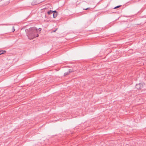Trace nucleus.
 I'll use <instances>...</instances> for the list:
<instances>
[{"mask_svg":"<svg viewBox=\"0 0 146 146\" xmlns=\"http://www.w3.org/2000/svg\"><path fill=\"white\" fill-rule=\"evenodd\" d=\"M38 30H39V31H41L42 29H41V28H39L38 29Z\"/></svg>","mask_w":146,"mask_h":146,"instance_id":"nucleus-14","label":"nucleus"},{"mask_svg":"<svg viewBox=\"0 0 146 146\" xmlns=\"http://www.w3.org/2000/svg\"><path fill=\"white\" fill-rule=\"evenodd\" d=\"M57 29H56L55 30L53 31L52 32H56V31L57 30Z\"/></svg>","mask_w":146,"mask_h":146,"instance_id":"nucleus-15","label":"nucleus"},{"mask_svg":"<svg viewBox=\"0 0 146 146\" xmlns=\"http://www.w3.org/2000/svg\"><path fill=\"white\" fill-rule=\"evenodd\" d=\"M135 88L137 89H140V84L139 83L136 84Z\"/></svg>","mask_w":146,"mask_h":146,"instance_id":"nucleus-6","label":"nucleus"},{"mask_svg":"<svg viewBox=\"0 0 146 146\" xmlns=\"http://www.w3.org/2000/svg\"><path fill=\"white\" fill-rule=\"evenodd\" d=\"M68 71H69V72H68L69 73V74L70 73L72 72H73V71L72 70H71V69L69 70Z\"/></svg>","mask_w":146,"mask_h":146,"instance_id":"nucleus-12","label":"nucleus"},{"mask_svg":"<svg viewBox=\"0 0 146 146\" xmlns=\"http://www.w3.org/2000/svg\"><path fill=\"white\" fill-rule=\"evenodd\" d=\"M6 50H2L0 51V55L6 53Z\"/></svg>","mask_w":146,"mask_h":146,"instance_id":"nucleus-8","label":"nucleus"},{"mask_svg":"<svg viewBox=\"0 0 146 146\" xmlns=\"http://www.w3.org/2000/svg\"><path fill=\"white\" fill-rule=\"evenodd\" d=\"M92 8L90 7H88L86 9H83L84 10H88L90 9H91Z\"/></svg>","mask_w":146,"mask_h":146,"instance_id":"nucleus-11","label":"nucleus"},{"mask_svg":"<svg viewBox=\"0 0 146 146\" xmlns=\"http://www.w3.org/2000/svg\"><path fill=\"white\" fill-rule=\"evenodd\" d=\"M57 12L56 11H53V16L54 18H55L57 15Z\"/></svg>","mask_w":146,"mask_h":146,"instance_id":"nucleus-4","label":"nucleus"},{"mask_svg":"<svg viewBox=\"0 0 146 146\" xmlns=\"http://www.w3.org/2000/svg\"><path fill=\"white\" fill-rule=\"evenodd\" d=\"M15 29H14V27H13L12 29V31L13 32H14L15 31Z\"/></svg>","mask_w":146,"mask_h":146,"instance_id":"nucleus-13","label":"nucleus"},{"mask_svg":"<svg viewBox=\"0 0 146 146\" xmlns=\"http://www.w3.org/2000/svg\"><path fill=\"white\" fill-rule=\"evenodd\" d=\"M53 13V11L51 10H50L47 12V13L49 15H50L51 14H52Z\"/></svg>","mask_w":146,"mask_h":146,"instance_id":"nucleus-7","label":"nucleus"},{"mask_svg":"<svg viewBox=\"0 0 146 146\" xmlns=\"http://www.w3.org/2000/svg\"><path fill=\"white\" fill-rule=\"evenodd\" d=\"M121 5L117 6H116L115 7H114V8L113 9H116L119 8L120 7H121Z\"/></svg>","mask_w":146,"mask_h":146,"instance_id":"nucleus-9","label":"nucleus"},{"mask_svg":"<svg viewBox=\"0 0 146 146\" xmlns=\"http://www.w3.org/2000/svg\"><path fill=\"white\" fill-rule=\"evenodd\" d=\"M2 1L4 3V5H6L9 3L10 0H3Z\"/></svg>","mask_w":146,"mask_h":146,"instance_id":"nucleus-3","label":"nucleus"},{"mask_svg":"<svg viewBox=\"0 0 146 146\" xmlns=\"http://www.w3.org/2000/svg\"><path fill=\"white\" fill-rule=\"evenodd\" d=\"M69 74V73H68V72H65L64 73V76H66L67 75H68V74Z\"/></svg>","mask_w":146,"mask_h":146,"instance_id":"nucleus-10","label":"nucleus"},{"mask_svg":"<svg viewBox=\"0 0 146 146\" xmlns=\"http://www.w3.org/2000/svg\"><path fill=\"white\" fill-rule=\"evenodd\" d=\"M140 89L141 90L143 89L144 86H145V84L144 83H140Z\"/></svg>","mask_w":146,"mask_h":146,"instance_id":"nucleus-5","label":"nucleus"},{"mask_svg":"<svg viewBox=\"0 0 146 146\" xmlns=\"http://www.w3.org/2000/svg\"><path fill=\"white\" fill-rule=\"evenodd\" d=\"M38 30L37 28L35 27L25 30L27 35L29 39H32L38 36Z\"/></svg>","mask_w":146,"mask_h":146,"instance_id":"nucleus-1","label":"nucleus"},{"mask_svg":"<svg viewBox=\"0 0 146 146\" xmlns=\"http://www.w3.org/2000/svg\"><path fill=\"white\" fill-rule=\"evenodd\" d=\"M43 1H41L39 0H34L33 2L32 3V5H35L38 4H39Z\"/></svg>","mask_w":146,"mask_h":146,"instance_id":"nucleus-2","label":"nucleus"}]
</instances>
